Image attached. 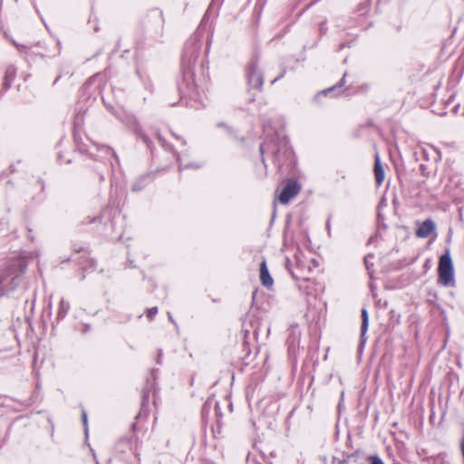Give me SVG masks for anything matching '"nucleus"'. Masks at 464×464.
<instances>
[{
  "mask_svg": "<svg viewBox=\"0 0 464 464\" xmlns=\"http://www.w3.org/2000/svg\"><path fill=\"white\" fill-rule=\"evenodd\" d=\"M438 271L442 285H448L453 281V266L449 253L440 256Z\"/></svg>",
  "mask_w": 464,
  "mask_h": 464,
  "instance_id": "f257e3e1",
  "label": "nucleus"
},
{
  "mask_svg": "<svg viewBox=\"0 0 464 464\" xmlns=\"http://www.w3.org/2000/svg\"><path fill=\"white\" fill-rule=\"evenodd\" d=\"M299 191V187L295 182L289 181L279 195V201L282 204H287Z\"/></svg>",
  "mask_w": 464,
  "mask_h": 464,
  "instance_id": "f03ea898",
  "label": "nucleus"
},
{
  "mask_svg": "<svg viewBox=\"0 0 464 464\" xmlns=\"http://www.w3.org/2000/svg\"><path fill=\"white\" fill-rule=\"evenodd\" d=\"M435 230V224L430 220L422 222L416 234L420 237H427Z\"/></svg>",
  "mask_w": 464,
  "mask_h": 464,
  "instance_id": "7ed1b4c3",
  "label": "nucleus"
},
{
  "mask_svg": "<svg viewBox=\"0 0 464 464\" xmlns=\"http://www.w3.org/2000/svg\"><path fill=\"white\" fill-rule=\"evenodd\" d=\"M260 281L266 287H271L273 285V278L271 277L266 261H263L260 265Z\"/></svg>",
  "mask_w": 464,
  "mask_h": 464,
  "instance_id": "20e7f679",
  "label": "nucleus"
},
{
  "mask_svg": "<svg viewBox=\"0 0 464 464\" xmlns=\"http://www.w3.org/2000/svg\"><path fill=\"white\" fill-rule=\"evenodd\" d=\"M374 176L377 184L381 185L384 180V169L378 154L375 155Z\"/></svg>",
  "mask_w": 464,
  "mask_h": 464,
  "instance_id": "39448f33",
  "label": "nucleus"
},
{
  "mask_svg": "<svg viewBox=\"0 0 464 464\" xmlns=\"http://www.w3.org/2000/svg\"><path fill=\"white\" fill-rule=\"evenodd\" d=\"M362 335H364V334L367 331L368 323H369L368 313H367L366 309H362Z\"/></svg>",
  "mask_w": 464,
  "mask_h": 464,
  "instance_id": "423d86ee",
  "label": "nucleus"
},
{
  "mask_svg": "<svg viewBox=\"0 0 464 464\" xmlns=\"http://www.w3.org/2000/svg\"><path fill=\"white\" fill-rule=\"evenodd\" d=\"M369 464H384V462L378 456H370L367 458Z\"/></svg>",
  "mask_w": 464,
  "mask_h": 464,
  "instance_id": "0eeeda50",
  "label": "nucleus"
},
{
  "mask_svg": "<svg viewBox=\"0 0 464 464\" xmlns=\"http://www.w3.org/2000/svg\"><path fill=\"white\" fill-rule=\"evenodd\" d=\"M157 311L158 310H157L156 307L150 309L149 312H148V316L149 317L153 316L154 314H156Z\"/></svg>",
  "mask_w": 464,
  "mask_h": 464,
  "instance_id": "6e6552de",
  "label": "nucleus"
},
{
  "mask_svg": "<svg viewBox=\"0 0 464 464\" xmlns=\"http://www.w3.org/2000/svg\"><path fill=\"white\" fill-rule=\"evenodd\" d=\"M82 420H83V423H86V421H87V416H86L85 412L82 413Z\"/></svg>",
  "mask_w": 464,
  "mask_h": 464,
  "instance_id": "1a4fd4ad",
  "label": "nucleus"
}]
</instances>
